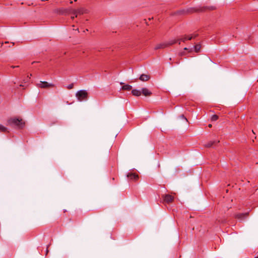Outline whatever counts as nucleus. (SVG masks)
<instances>
[{"instance_id": "20e7f679", "label": "nucleus", "mask_w": 258, "mask_h": 258, "mask_svg": "<svg viewBox=\"0 0 258 258\" xmlns=\"http://www.w3.org/2000/svg\"><path fill=\"white\" fill-rule=\"evenodd\" d=\"M198 36V34L194 33L189 35L182 36L180 38L177 39H174L173 40H177V42L180 44L181 42H185L186 40H190L193 38H196Z\"/></svg>"}, {"instance_id": "39448f33", "label": "nucleus", "mask_w": 258, "mask_h": 258, "mask_svg": "<svg viewBox=\"0 0 258 258\" xmlns=\"http://www.w3.org/2000/svg\"><path fill=\"white\" fill-rule=\"evenodd\" d=\"M36 86L42 89H46L54 87L55 85L53 84L48 83L46 81H40L36 84Z\"/></svg>"}, {"instance_id": "f257e3e1", "label": "nucleus", "mask_w": 258, "mask_h": 258, "mask_svg": "<svg viewBox=\"0 0 258 258\" xmlns=\"http://www.w3.org/2000/svg\"><path fill=\"white\" fill-rule=\"evenodd\" d=\"M25 124V121L21 118L11 117L7 120V125L18 129L23 128Z\"/></svg>"}, {"instance_id": "4468645a", "label": "nucleus", "mask_w": 258, "mask_h": 258, "mask_svg": "<svg viewBox=\"0 0 258 258\" xmlns=\"http://www.w3.org/2000/svg\"><path fill=\"white\" fill-rule=\"evenodd\" d=\"M121 89L123 90L130 91V90H132V86L130 85L127 84V85L122 86Z\"/></svg>"}, {"instance_id": "a211bd4d", "label": "nucleus", "mask_w": 258, "mask_h": 258, "mask_svg": "<svg viewBox=\"0 0 258 258\" xmlns=\"http://www.w3.org/2000/svg\"><path fill=\"white\" fill-rule=\"evenodd\" d=\"M74 84L73 83H72L70 85H69L68 86H67V89H69V90H71L72 89H73L74 88Z\"/></svg>"}, {"instance_id": "412c9836", "label": "nucleus", "mask_w": 258, "mask_h": 258, "mask_svg": "<svg viewBox=\"0 0 258 258\" xmlns=\"http://www.w3.org/2000/svg\"><path fill=\"white\" fill-rule=\"evenodd\" d=\"M195 11H196L195 10H193V9H191V10H190V13H193V12H195Z\"/></svg>"}, {"instance_id": "1a4fd4ad", "label": "nucleus", "mask_w": 258, "mask_h": 258, "mask_svg": "<svg viewBox=\"0 0 258 258\" xmlns=\"http://www.w3.org/2000/svg\"><path fill=\"white\" fill-rule=\"evenodd\" d=\"M219 143V141H210L205 145V147L206 148H210L213 146H216Z\"/></svg>"}, {"instance_id": "6ab92c4d", "label": "nucleus", "mask_w": 258, "mask_h": 258, "mask_svg": "<svg viewBox=\"0 0 258 258\" xmlns=\"http://www.w3.org/2000/svg\"><path fill=\"white\" fill-rule=\"evenodd\" d=\"M75 14V16H72L71 17L72 19H74L75 18V17H77V14Z\"/></svg>"}, {"instance_id": "5701e85b", "label": "nucleus", "mask_w": 258, "mask_h": 258, "mask_svg": "<svg viewBox=\"0 0 258 258\" xmlns=\"http://www.w3.org/2000/svg\"><path fill=\"white\" fill-rule=\"evenodd\" d=\"M179 62H179V61H176V62H175V63H176V64H179Z\"/></svg>"}, {"instance_id": "ddd939ff", "label": "nucleus", "mask_w": 258, "mask_h": 258, "mask_svg": "<svg viewBox=\"0 0 258 258\" xmlns=\"http://www.w3.org/2000/svg\"><path fill=\"white\" fill-rule=\"evenodd\" d=\"M84 13V11L83 9H80L79 10H76L73 11V14H77L82 15Z\"/></svg>"}, {"instance_id": "7ed1b4c3", "label": "nucleus", "mask_w": 258, "mask_h": 258, "mask_svg": "<svg viewBox=\"0 0 258 258\" xmlns=\"http://www.w3.org/2000/svg\"><path fill=\"white\" fill-rule=\"evenodd\" d=\"M76 96L79 101H82L87 100L88 94L86 90H81L76 93Z\"/></svg>"}, {"instance_id": "bb28decb", "label": "nucleus", "mask_w": 258, "mask_h": 258, "mask_svg": "<svg viewBox=\"0 0 258 258\" xmlns=\"http://www.w3.org/2000/svg\"><path fill=\"white\" fill-rule=\"evenodd\" d=\"M254 258H257L256 257H254Z\"/></svg>"}, {"instance_id": "393cba45", "label": "nucleus", "mask_w": 258, "mask_h": 258, "mask_svg": "<svg viewBox=\"0 0 258 258\" xmlns=\"http://www.w3.org/2000/svg\"><path fill=\"white\" fill-rule=\"evenodd\" d=\"M208 126H209V127H211L212 126V124H209Z\"/></svg>"}, {"instance_id": "2eb2a0df", "label": "nucleus", "mask_w": 258, "mask_h": 258, "mask_svg": "<svg viewBox=\"0 0 258 258\" xmlns=\"http://www.w3.org/2000/svg\"><path fill=\"white\" fill-rule=\"evenodd\" d=\"M201 46L200 44H197L194 46L195 51L196 52H199L201 49Z\"/></svg>"}, {"instance_id": "0eeeda50", "label": "nucleus", "mask_w": 258, "mask_h": 258, "mask_svg": "<svg viewBox=\"0 0 258 258\" xmlns=\"http://www.w3.org/2000/svg\"><path fill=\"white\" fill-rule=\"evenodd\" d=\"M249 216V212L244 213H237L234 215V218L240 220L245 219Z\"/></svg>"}, {"instance_id": "423d86ee", "label": "nucleus", "mask_w": 258, "mask_h": 258, "mask_svg": "<svg viewBox=\"0 0 258 258\" xmlns=\"http://www.w3.org/2000/svg\"><path fill=\"white\" fill-rule=\"evenodd\" d=\"M164 202L166 204H170L174 201V197L169 194L163 195L162 196Z\"/></svg>"}, {"instance_id": "a878e982", "label": "nucleus", "mask_w": 258, "mask_h": 258, "mask_svg": "<svg viewBox=\"0 0 258 258\" xmlns=\"http://www.w3.org/2000/svg\"><path fill=\"white\" fill-rule=\"evenodd\" d=\"M184 50H188V48H186V47H185V48H184Z\"/></svg>"}, {"instance_id": "aec40b11", "label": "nucleus", "mask_w": 258, "mask_h": 258, "mask_svg": "<svg viewBox=\"0 0 258 258\" xmlns=\"http://www.w3.org/2000/svg\"><path fill=\"white\" fill-rule=\"evenodd\" d=\"M181 117H182V118H183L185 119L186 120V121H187V118H186L184 116V115H181Z\"/></svg>"}, {"instance_id": "9b49d317", "label": "nucleus", "mask_w": 258, "mask_h": 258, "mask_svg": "<svg viewBox=\"0 0 258 258\" xmlns=\"http://www.w3.org/2000/svg\"><path fill=\"white\" fill-rule=\"evenodd\" d=\"M150 79L149 75L146 74H142L140 76L139 79L142 81H147Z\"/></svg>"}, {"instance_id": "9d476101", "label": "nucleus", "mask_w": 258, "mask_h": 258, "mask_svg": "<svg viewBox=\"0 0 258 258\" xmlns=\"http://www.w3.org/2000/svg\"><path fill=\"white\" fill-rule=\"evenodd\" d=\"M142 93L145 96H150L152 95V92L146 88H143L142 89Z\"/></svg>"}, {"instance_id": "b1692460", "label": "nucleus", "mask_w": 258, "mask_h": 258, "mask_svg": "<svg viewBox=\"0 0 258 258\" xmlns=\"http://www.w3.org/2000/svg\"><path fill=\"white\" fill-rule=\"evenodd\" d=\"M16 67H18V66H12V68H15Z\"/></svg>"}, {"instance_id": "4be33fe9", "label": "nucleus", "mask_w": 258, "mask_h": 258, "mask_svg": "<svg viewBox=\"0 0 258 258\" xmlns=\"http://www.w3.org/2000/svg\"><path fill=\"white\" fill-rule=\"evenodd\" d=\"M215 9V8L214 7H211L210 10H214Z\"/></svg>"}, {"instance_id": "f3484780", "label": "nucleus", "mask_w": 258, "mask_h": 258, "mask_svg": "<svg viewBox=\"0 0 258 258\" xmlns=\"http://www.w3.org/2000/svg\"><path fill=\"white\" fill-rule=\"evenodd\" d=\"M218 118L219 116L217 115H213L211 117V120L213 121H216L217 120H218Z\"/></svg>"}, {"instance_id": "f8f14e48", "label": "nucleus", "mask_w": 258, "mask_h": 258, "mask_svg": "<svg viewBox=\"0 0 258 258\" xmlns=\"http://www.w3.org/2000/svg\"><path fill=\"white\" fill-rule=\"evenodd\" d=\"M132 93L134 96H139L141 95V92L137 89L132 90Z\"/></svg>"}, {"instance_id": "f03ea898", "label": "nucleus", "mask_w": 258, "mask_h": 258, "mask_svg": "<svg viewBox=\"0 0 258 258\" xmlns=\"http://www.w3.org/2000/svg\"><path fill=\"white\" fill-rule=\"evenodd\" d=\"M177 42V40H170L169 41L163 42L157 44L155 45L154 47L155 50L158 49H164L165 48L168 47L176 43Z\"/></svg>"}, {"instance_id": "dca6fc26", "label": "nucleus", "mask_w": 258, "mask_h": 258, "mask_svg": "<svg viewBox=\"0 0 258 258\" xmlns=\"http://www.w3.org/2000/svg\"><path fill=\"white\" fill-rule=\"evenodd\" d=\"M0 132L5 133L7 132V128L0 124Z\"/></svg>"}, {"instance_id": "6e6552de", "label": "nucleus", "mask_w": 258, "mask_h": 258, "mask_svg": "<svg viewBox=\"0 0 258 258\" xmlns=\"http://www.w3.org/2000/svg\"><path fill=\"white\" fill-rule=\"evenodd\" d=\"M127 177L131 180H137L139 179V175L135 173H130Z\"/></svg>"}]
</instances>
